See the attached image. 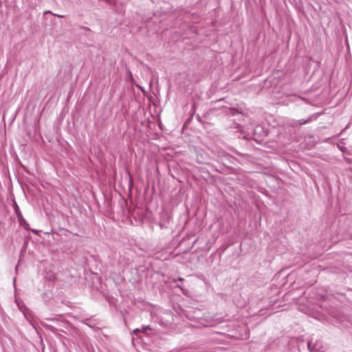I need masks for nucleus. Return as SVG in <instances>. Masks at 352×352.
<instances>
[{"mask_svg": "<svg viewBox=\"0 0 352 352\" xmlns=\"http://www.w3.org/2000/svg\"><path fill=\"white\" fill-rule=\"evenodd\" d=\"M310 118H308L307 120H298V121H296V123L294 124V126L305 124L307 123L310 120Z\"/></svg>", "mask_w": 352, "mask_h": 352, "instance_id": "f257e3e1", "label": "nucleus"}, {"mask_svg": "<svg viewBox=\"0 0 352 352\" xmlns=\"http://www.w3.org/2000/svg\"><path fill=\"white\" fill-rule=\"evenodd\" d=\"M54 16L58 17V18H63L64 16L63 15H60V14H54Z\"/></svg>", "mask_w": 352, "mask_h": 352, "instance_id": "f03ea898", "label": "nucleus"}, {"mask_svg": "<svg viewBox=\"0 0 352 352\" xmlns=\"http://www.w3.org/2000/svg\"><path fill=\"white\" fill-rule=\"evenodd\" d=\"M146 329H150L149 326L144 327H143V331H145Z\"/></svg>", "mask_w": 352, "mask_h": 352, "instance_id": "7ed1b4c3", "label": "nucleus"}, {"mask_svg": "<svg viewBox=\"0 0 352 352\" xmlns=\"http://www.w3.org/2000/svg\"><path fill=\"white\" fill-rule=\"evenodd\" d=\"M138 331H140V330L139 329H137L133 331V333H136V332H138Z\"/></svg>", "mask_w": 352, "mask_h": 352, "instance_id": "20e7f679", "label": "nucleus"}, {"mask_svg": "<svg viewBox=\"0 0 352 352\" xmlns=\"http://www.w3.org/2000/svg\"><path fill=\"white\" fill-rule=\"evenodd\" d=\"M308 347H309V350L311 351V343H309V344H308Z\"/></svg>", "mask_w": 352, "mask_h": 352, "instance_id": "39448f33", "label": "nucleus"}, {"mask_svg": "<svg viewBox=\"0 0 352 352\" xmlns=\"http://www.w3.org/2000/svg\"><path fill=\"white\" fill-rule=\"evenodd\" d=\"M45 13H49V14H54L51 11H47V12H45Z\"/></svg>", "mask_w": 352, "mask_h": 352, "instance_id": "423d86ee", "label": "nucleus"}]
</instances>
